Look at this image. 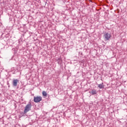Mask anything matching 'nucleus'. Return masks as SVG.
<instances>
[{
    "label": "nucleus",
    "mask_w": 127,
    "mask_h": 127,
    "mask_svg": "<svg viewBox=\"0 0 127 127\" xmlns=\"http://www.w3.org/2000/svg\"><path fill=\"white\" fill-rule=\"evenodd\" d=\"M90 93H91L92 95H96V94H97V91L95 90H93Z\"/></svg>",
    "instance_id": "obj_7"
},
{
    "label": "nucleus",
    "mask_w": 127,
    "mask_h": 127,
    "mask_svg": "<svg viewBox=\"0 0 127 127\" xmlns=\"http://www.w3.org/2000/svg\"><path fill=\"white\" fill-rule=\"evenodd\" d=\"M31 107H32L31 103L27 104L25 107L24 113L26 114V113L29 112V111L31 110Z\"/></svg>",
    "instance_id": "obj_2"
},
{
    "label": "nucleus",
    "mask_w": 127,
    "mask_h": 127,
    "mask_svg": "<svg viewBox=\"0 0 127 127\" xmlns=\"http://www.w3.org/2000/svg\"><path fill=\"white\" fill-rule=\"evenodd\" d=\"M42 95L44 97H47V92H46V91H43Z\"/></svg>",
    "instance_id": "obj_6"
},
{
    "label": "nucleus",
    "mask_w": 127,
    "mask_h": 127,
    "mask_svg": "<svg viewBox=\"0 0 127 127\" xmlns=\"http://www.w3.org/2000/svg\"><path fill=\"white\" fill-rule=\"evenodd\" d=\"M19 82V80L18 79H13V86H14V87H16Z\"/></svg>",
    "instance_id": "obj_4"
},
{
    "label": "nucleus",
    "mask_w": 127,
    "mask_h": 127,
    "mask_svg": "<svg viewBox=\"0 0 127 127\" xmlns=\"http://www.w3.org/2000/svg\"><path fill=\"white\" fill-rule=\"evenodd\" d=\"M103 83L102 84H99L98 85V87L99 88V89H103L105 86H104V85H103Z\"/></svg>",
    "instance_id": "obj_5"
},
{
    "label": "nucleus",
    "mask_w": 127,
    "mask_h": 127,
    "mask_svg": "<svg viewBox=\"0 0 127 127\" xmlns=\"http://www.w3.org/2000/svg\"><path fill=\"white\" fill-rule=\"evenodd\" d=\"M111 34L108 32H106L104 33V36H103V38L105 40V41H108L110 40L111 39Z\"/></svg>",
    "instance_id": "obj_1"
},
{
    "label": "nucleus",
    "mask_w": 127,
    "mask_h": 127,
    "mask_svg": "<svg viewBox=\"0 0 127 127\" xmlns=\"http://www.w3.org/2000/svg\"><path fill=\"white\" fill-rule=\"evenodd\" d=\"M41 101H42V97L40 96L34 97V102L35 103H39V102H41Z\"/></svg>",
    "instance_id": "obj_3"
}]
</instances>
